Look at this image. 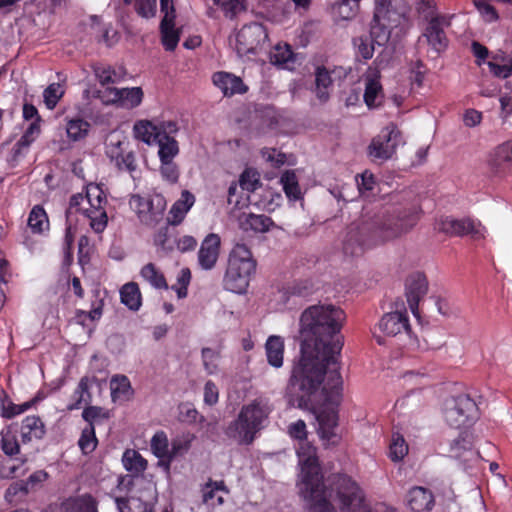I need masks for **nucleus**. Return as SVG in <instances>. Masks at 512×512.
<instances>
[{
  "label": "nucleus",
  "mask_w": 512,
  "mask_h": 512,
  "mask_svg": "<svg viewBox=\"0 0 512 512\" xmlns=\"http://www.w3.org/2000/svg\"><path fill=\"white\" fill-rule=\"evenodd\" d=\"M301 465L299 493L307 502L309 512H337L333 502L338 503L341 512H375L367 505L364 495L349 476L336 474L323 480L316 450L309 444L298 449ZM387 512H397L389 509Z\"/></svg>",
  "instance_id": "f257e3e1"
},
{
  "label": "nucleus",
  "mask_w": 512,
  "mask_h": 512,
  "mask_svg": "<svg viewBox=\"0 0 512 512\" xmlns=\"http://www.w3.org/2000/svg\"><path fill=\"white\" fill-rule=\"evenodd\" d=\"M338 355L320 351L310 344H301L300 355L295 358L285 389L292 406L305 409L312 397L322 390L330 401L341 395L343 380Z\"/></svg>",
  "instance_id": "f03ea898"
},
{
  "label": "nucleus",
  "mask_w": 512,
  "mask_h": 512,
  "mask_svg": "<svg viewBox=\"0 0 512 512\" xmlns=\"http://www.w3.org/2000/svg\"><path fill=\"white\" fill-rule=\"evenodd\" d=\"M419 217L414 208L389 209L376 206L365 207L360 218L351 223L343 237V252L360 255L365 246L387 241L410 231Z\"/></svg>",
  "instance_id": "7ed1b4c3"
},
{
  "label": "nucleus",
  "mask_w": 512,
  "mask_h": 512,
  "mask_svg": "<svg viewBox=\"0 0 512 512\" xmlns=\"http://www.w3.org/2000/svg\"><path fill=\"white\" fill-rule=\"evenodd\" d=\"M345 320L344 311L335 305H313L300 317L301 344L340 356L344 339L340 334Z\"/></svg>",
  "instance_id": "20e7f679"
},
{
  "label": "nucleus",
  "mask_w": 512,
  "mask_h": 512,
  "mask_svg": "<svg viewBox=\"0 0 512 512\" xmlns=\"http://www.w3.org/2000/svg\"><path fill=\"white\" fill-rule=\"evenodd\" d=\"M270 413L268 401L256 398L242 406L238 416L227 425L224 433L239 445H250L266 427Z\"/></svg>",
  "instance_id": "39448f33"
},
{
  "label": "nucleus",
  "mask_w": 512,
  "mask_h": 512,
  "mask_svg": "<svg viewBox=\"0 0 512 512\" xmlns=\"http://www.w3.org/2000/svg\"><path fill=\"white\" fill-rule=\"evenodd\" d=\"M408 8L404 0H376L371 23V35L378 46L385 45L391 30L397 27Z\"/></svg>",
  "instance_id": "423d86ee"
},
{
  "label": "nucleus",
  "mask_w": 512,
  "mask_h": 512,
  "mask_svg": "<svg viewBox=\"0 0 512 512\" xmlns=\"http://www.w3.org/2000/svg\"><path fill=\"white\" fill-rule=\"evenodd\" d=\"M129 203L139 221L145 226L155 227L164 218L166 200L160 194L148 197L132 195Z\"/></svg>",
  "instance_id": "0eeeda50"
},
{
  "label": "nucleus",
  "mask_w": 512,
  "mask_h": 512,
  "mask_svg": "<svg viewBox=\"0 0 512 512\" xmlns=\"http://www.w3.org/2000/svg\"><path fill=\"white\" fill-rule=\"evenodd\" d=\"M444 417L451 427L459 428L478 417V407L472 398L461 394L445 401Z\"/></svg>",
  "instance_id": "6e6552de"
},
{
  "label": "nucleus",
  "mask_w": 512,
  "mask_h": 512,
  "mask_svg": "<svg viewBox=\"0 0 512 512\" xmlns=\"http://www.w3.org/2000/svg\"><path fill=\"white\" fill-rule=\"evenodd\" d=\"M268 40V31L263 24L244 25L236 34L235 50L238 56L256 54Z\"/></svg>",
  "instance_id": "1a4fd4ad"
},
{
  "label": "nucleus",
  "mask_w": 512,
  "mask_h": 512,
  "mask_svg": "<svg viewBox=\"0 0 512 512\" xmlns=\"http://www.w3.org/2000/svg\"><path fill=\"white\" fill-rule=\"evenodd\" d=\"M437 229L450 236L470 235L474 240H480L485 237V227L480 222L471 219H441Z\"/></svg>",
  "instance_id": "9d476101"
},
{
  "label": "nucleus",
  "mask_w": 512,
  "mask_h": 512,
  "mask_svg": "<svg viewBox=\"0 0 512 512\" xmlns=\"http://www.w3.org/2000/svg\"><path fill=\"white\" fill-rule=\"evenodd\" d=\"M400 131L394 124L385 127L369 145V154L380 160L389 159L395 152Z\"/></svg>",
  "instance_id": "9b49d317"
},
{
  "label": "nucleus",
  "mask_w": 512,
  "mask_h": 512,
  "mask_svg": "<svg viewBox=\"0 0 512 512\" xmlns=\"http://www.w3.org/2000/svg\"><path fill=\"white\" fill-rule=\"evenodd\" d=\"M450 18L445 15L432 17L420 38V40L424 38L428 45L437 53L444 51L448 45L444 27L450 25Z\"/></svg>",
  "instance_id": "f8f14e48"
},
{
  "label": "nucleus",
  "mask_w": 512,
  "mask_h": 512,
  "mask_svg": "<svg viewBox=\"0 0 512 512\" xmlns=\"http://www.w3.org/2000/svg\"><path fill=\"white\" fill-rule=\"evenodd\" d=\"M255 269L250 268L248 264L237 266L236 263H228L227 270L223 279L224 288L233 293H245L249 285L250 276Z\"/></svg>",
  "instance_id": "ddd939ff"
},
{
  "label": "nucleus",
  "mask_w": 512,
  "mask_h": 512,
  "mask_svg": "<svg viewBox=\"0 0 512 512\" xmlns=\"http://www.w3.org/2000/svg\"><path fill=\"white\" fill-rule=\"evenodd\" d=\"M106 103H117L123 108L137 107L143 99V91L140 87L122 88L107 87L101 96Z\"/></svg>",
  "instance_id": "4468645a"
},
{
  "label": "nucleus",
  "mask_w": 512,
  "mask_h": 512,
  "mask_svg": "<svg viewBox=\"0 0 512 512\" xmlns=\"http://www.w3.org/2000/svg\"><path fill=\"white\" fill-rule=\"evenodd\" d=\"M450 457L459 460L465 468H471L479 460V453L473 448L470 434L461 433L451 442Z\"/></svg>",
  "instance_id": "2eb2a0df"
},
{
  "label": "nucleus",
  "mask_w": 512,
  "mask_h": 512,
  "mask_svg": "<svg viewBox=\"0 0 512 512\" xmlns=\"http://www.w3.org/2000/svg\"><path fill=\"white\" fill-rule=\"evenodd\" d=\"M428 291V282L425 275L414 273L406 280V297L412 313L417 316L420 300Z\"/></svg>",
  "instance_id": "dca6fc26"
},
{
  "label": "nucleus",
  "mask_w": 512,
  "mask_h": 512,
  "mask_svg": "<svg viewBox=\"0 0 512 512\" xmlns=\"http://www.w3.org/2000/svg\"><path fill=\"white\" fill-rule=\"evenodd\" d=\"M489 167L498 176L512 173V140L494 150L489 159Z\"/></svg>",
  "instance_id": "f3484780"
},
{
  "label": "nucleus",
  "mask_w": 512,
  "mask_h": 512,
  "mask_svg": "<svg viewBox=\"0 0 512 512\" xmlns=\"http://www.w3.org/2000/svg\"><path fill=\"white\" fill-rule=\"evenodd\" d=\"M380 330L387 336H397L410 332L406 311H395L385 314L379 322Z\"/></svg>",
  "instance_id": "a211bd4d"
},
{
  "label": "nucleus",
  "mask_w": 512,
  "mask_h": 512,
  "mask_svg": "<svg viewBox=\"0 0 512 512\" xmlns=\"http://www.w3.org/2000/svg\"><path fill=\"white\" fill-rule=\"evenodd\" d=\"M220 237L211 233L205 237L198 252V262L202 269L211 270L218 259Z\"/></svg>",
  "instance_id": "6ab92c4d"
},
{
  "label": "nucleus",
  "mask_w": 512,
  "mask_h": 512,
  "mask_svg": "<svg viewBox=\"0 0 512 512\" xmlns=\"http://www.w3.org/2000/svg\"><path fill=\"white\" fill-rule=\"evenodd\" d=\"M319 424L318 433L320 437L328 443H335L337 434L335 432L338 426V413L334 408H325L317 415Z\"/></svg>",
  "instance_id": "aec40b11"
},
{
  "label": "nucleus",
  "mask_w": 512,
  "mask_h": 512,
  "mask_svg": "<svg viewBox=\"0 0 512 512\" xmlns=\"http://www.w3.org/2000/svg\"><path fill=\"white\" fill-rule=\"evenodd\" d=\"M213 83L225 96L242 94L247 91V86L242 79L228 72H216L212 77Z\"/></svg>",
  "instance_id": "412c9836"
},
{
  "label": "nucleus",
  "mask_w": 512,
  "mask_h": 512,
  "mask_svg": "<svg viewBox=\"0 0 512 512\" xmlns=\"http://www.w3.org/2000/svg\"><path fill=\"white\" fill-rule=\"evenodd\" d=\"M408 505L414 512H428L434 506L433 494L426 488L414 487L409 492Z\"/></svg>",
  "instance_id": "4be33fe9"
},
{
  "label": "nucleus",
  "mask_w": 512,
  "mask_h": 512,
  "mask_svg": "<svg viewBox=\"0 0 512 512\" xmlns=\"http://www.w3.org/2000/svg\"><path fill=\"white\" fill-rule=\"evenodd\" d=\"M195 202V197L188 190H184L181 194V198L177 200L171 207L169 214L171 218H168V224L178 225L180 224L186 213L190 210Z\"/></svg>",
  "instance_id": "5701e85b"
},
{
  "label": "nucleus",
  "mask_w": 512,
  "mask_h": 512,
  "mask_svg": "<svg viewBox=\"0 0 512 512\" xmlns=\"http://www.w3.org/2000/svg\"><path fill=\"white\" fill-rule=\"evenodd\" d=\"M133 486L138 487V490L131 496L132 501H138L144 505V510L148 506L153 505L157 498L156 486L151 481L144 479H136L132 482Z\"/></svg>",
  "instance_id": "b1692460"
},
{
  "label": "nucleus",
  "mask_w": 512,
  "mask_h": 512,
  "mask_svg": "<svg viewBox=\"0 0 512 512\" xmlns=\"http://www.w3.org/2000/svg\"><path fill=\"white\" fill-rule=\"evenodd\" d=\"M274 225L273 220L263 214H247L240 218V226L243 230H251L255 233H265Z\"/></svg>",
  "instance_id": "393cba45"
},
{
  "label": "nucleus",
  "mask_w": 512,
  "mask_h": 512,
  "mask_svg": "<svg viewBox=\"0 0 512 512\" xmlns=\"http://www.w3.org/2000/svg\"><path fill=\"white\" fill-rule=\"evenodd\" d=\"M45 426L40 417L27 416L22 421L21 437L24 443L34 439H42L45 435Z\"/></svg>",
  "instance_id": "a878e982"
},
{
  "label": "nucleus",
  "mask_w": 512,
  "mask_h": 512,
  "mask_svg": "<svg viewBox=\"0 0 512 512\" xmlns=\"http://www.w3.org/2000/svg\"><path fill=\"white\" fill-rule=\"evenodd\" d=\"M266 356L268 363L280 368L283 365L284 341L280 336H270L265 344Z\"/></svg>",
  "instance_id": "bb28decb"
},
{
  "label": "nucleus",
  "mask_w": 512,
  "mask_h": 512,
  "mask_svg": "<svg viewBox=\"0 0 512 512\" xmlns=\"http://www.w3.org/2000/svg\"><path fill=\"white\" fill-rule=\"evenodd\" d=\"M379 75L368 76L365 80L364 101L369 108L380 105L383 93L382 86L378 80Z\"/></svg>",
  "instance_id": "cd10ccee"
},
{
  "label": "nucleus",
  "mask_w": 512,
  "mask_h": 512,
  "mask_svg": "<svg viewBox=\"0 0 512 512\" xmlns=\"http://www.w3.org/2000/svg\"><path fill=\"white\" fill-rule=\"evenodd\" d=\"M269 58L271 64L288 69H291L296 61V55L288 44H277L270 52Z\"/></svg>",
  "instance_id": "c85d7f7f"
},
{
  "label": "nucleus",
  "mask_w": 512,
  "mask_h": 512,
  "mask_svg": "<svg viewBox=\"0 0 512 512\" xmlns=\"http://www.w3.org/2000/svg\"><path fill=\"white\" fill-rule=\"evenodd\" d=\"M332 86V78L328 70L318 67L315 73V94L321 103L329 100V88Z\"/></svg>",
  "instance_id": "c756f323"
},
{
  "label": "nucleus",
  "mask_w": 512,
  "mask_h": 512,
  "mask_svg": "<svg viewBox=\"0 0 512 512\" xmlns=\"http://www.w3.org/2000/svg\"><path fill=\"white\" fill-rule=\"evenodd\" d=\"M135 138L151 145L158 140L157 126L148 120H139L134 124Z\"/></svg>",
  "instance_id": "7c9ffc66"
},
{
  "label": "nucleus",
  "mask_w": 512,
  "mask_h": 512,
  "mask_svg": "<svg viewBox=\"0 0 512 512\" xmlns=\"http://www.w3.org/2000/svg\"><path fill=\"white\" fill-rule=\"evenodd\" d=\"M121 302L130 310L137 311L141 306V293L138 284L129 282L120 290Z\"/></svg>",
  "instance_id": "2f4dec72"
},
{
  "label": "nucleus",
  "mask_w": 512,
  "mask_h": 512,
  "mask_svg": "<svg viewBox=\"0 0 512 512\" xmlns=\"http://www.w3.org/2000/svg\"><path fill=\"white\" fill-rule=\"evenodd\" d=\"M312 293V285L308 281L294 282L280 291L281 299L284 303H288L291 298H303Z\"/></svg>",
  "instance_id": "473e14b6"
},
{
  "label": "nucleus",
  "mask_w": 512,
  "mask_h": 512,
  "mask_svg": "<svg viewBox=\"0 0 512 512\" xmlns=\"http://www.w3.org/2000/svg\"><path fill=\"white\" fill-rule=\"evenodd\" d=\"M236 263L237 266L248 264L250 268H256V261L252 257L250 249L243 243H237L232 249L228 263Z\"/></svg>",
  "instance_id": "72a5a7b5"
},
{
  "label": "nucleus",
  "mask_w": 512,
  "mask_h": 512,
  "mask_svg": "<svg viewBox=\"0 0 512 512\" xmlns=\"http://www.w3.org/2000/svg\"><path fill=\"white\" fill-rule=\"evenodd\" d=\"M122 462L125 469L135 475L142 473L147 467V461L136 450L128 449L124 452Z\"/></svg>",
  "instance_id": "f704fd0d"
},
{
  "label": "nucleus",
  "mask_w": 512,
  "mask_h": 512,
  "mask_svg": "<svg viewBox=\"0 0 512 512\" xmlns=\"http://www.w3.org/2000/svg\"><path fill=\"white\" fill-rule=\"evenodd\" d=\"M353 46L356 51L357 57L364 60H369L373 57L375 45H378L372 35H361L353 38Z\"/></svg>",
  "instance_id": "c9c22d12"
},
{
  "label": "nucleus",
  "mask_w": 512,
  "mask_h": 512,
  "mask_svg": "<svg viewBox=\"0 0 512 512\" xmlns=\"http://www.w3.org/2000/svg\"><path fill=\"white\" fill-rule=\"evenodd\" d=\"M175 23H160L161 42L167 51H174L180 40V29L174 28Z\"/></svg>",
  "instance_id": "e433bc0d"
},
{
  "label": "nucleus",
  "mask_w": 512,
  "mask_h": 512,
  "mask_svg": "<svg viewBox=\"0 0 512 512\" xmlns=\"http://www.w3.org/2000/svg\"><path fill=\"white\" fill-rule=\"evenodd\" d=\"M143 279L150 283L156 289H167L168 284L162 272H160L153 263H148L140 272Z\"/></svg>",
  "instance_id": "4c0bfd02"
},
{
  "label": "nucleus",
  "mask_w": 512,
  "mask_h": 512,
  "mask_svg": "<svg viewBox=\"0 0 512 512\" xmlns=\"http://www.w3.org/2000/svg\"><path fill=\"white\" fill-rule=\"evenodd\" d=\"M280 182L287 197L291 200H299L301 198V190L298 184V179L294 171H285Z\"/></svg>",
  "instance_id": "58836bf2"
},
{
  "label": "nucleus",
  "mask_w": 512,
  "mask_h": 512,
  "mask_svg": "<svg viewBox=\"0 0 512 512\" xmlns=\"http://www.w3.org/2000/svg\"><path fill=\"white\" fill-rule=\"evenodd\" d=\"M194 438L195 436L190 433H185L175 437L171 442V447L169 448L168 460L172 461L176 457L185 454L190 449Z\"/></svg>",
  "instance_id": "ea45409f"
},
{
  "label": "nucleus",
  "mask_w": 512,
  "mask_h": 512,
  "mask_svg": "<svg viewBox=\"0 0 512 512\" xmlns=\"http://www.w3.org/2000/svg\"><path fill=\"white\" fill-rule=\"evenodd\" d=\"M28 226L34 233H42L48 228L49 222L45 210L41 206H34L28 217Z\"/></svg>",
  "instance_id": "a19ab883"
},
{
  "label": "nucleus",
  "mask_w": 512,
  "mask_h": 512,
  "mask_svg": "<svg viewBox=\"0 0 512 512\" xmlns=\"http://www.w3.org/2000/svg\"><path fill=\"white\" fill-rule=\"evenodd\" d=\"M155 144L159 146L158 154L161 161L173 160V158L179 152L178 143L174 138L161 136V138H158Z\"/></svg>",
  "instance_id": "79ce46f5"
},
{
  "label": "nucleus",
  "mask_w": 512,
  "mask_h": 512,
  "mask_svg": "<svg viewBox=\"0 0 512 512\" xmlns=\"http://www.w3.org/2000/svg\"><path fill=\"white\" fill-rule=\"evenodd\" d=\"M169 225L170 224L167 223L164 227L160 228L154 237L155 245L165 252L172 251L176 243L175 236Z\"/></svg>",
  "instance_id": "37998d69"
},
{
  "label": "nucleus",
  "mask_w": 512,
  "mask_h": 512,
  "mask_svg": "<svg viewBox=\"0 0 512 512\" xmlns=\"http://www.w3.org/2000/svg\"><path fill=\"white\" fill-rule=\"evenodd\" d=\"M31 492L24 480H18L10 484L5 492V499L9 503H17Z\"/></svg>",
  "instance_id": "c03bdc74"
},
{
  "label": "nucleus",
  "mask_w": 512,
  "mask_h": 512,
  "mask_svg": "<svg viewBox=\"0 0 512 512\" xmlns=\"http://www.w3.org/2000/svg\"><path fill=\"white\" fill-rule=\"evenodd\" d=\"M82 418L88 422V426H95L110 418V413L99 406H88L82 412Z\"/></svg>",
  "instance_id": "a18cd8bd"
},
{
  "label": "nucleus",
  "mask_w": 512,
  "mask_h": 512,
  "mask_svg": "<svg viewBox=\"0 0 512 512\" xmlns=\"http://www.w3.org/2000/svg\"><path fill=\"white\" fill-rule=\"evenodd\" d=\"M84 215L89 218L90 226L96 233H101L105 230L108 223V216L106 210H83Z\"/></svg>",
  "instance_id": "49530a36"
},
{
  "label": "nucleus",
  "mask_w": 512,
  "mask_h": 512,
  "mask_svg": "<svg viewBox=\"0 0 512 512\" xmlns=\"http://www.w3.org/2000/svg\"><path fill=\"white\" fill-rule=\"evenodd\" d=\"M110 390L113 401L126 395L131 390V384L127 376L115 375L110 381Z\"/></svg>",
  "instance_id": "de8ad7c7"
},
{
  "label": "nucleus",
  "mask_w": 512,
  "mask_h": 512,
  "mask_svg": "<svg viewBox=\"0 0 512 512\" xmlns=\"http://www.w3.org/2000/svg\"><path fill=\"white\" fill-rule=\"evenodd\" d=\"M90 124L82 119H72L67 124V135L73 141L84 138L89 130Z\"/></svg>",
  "instance_id": "09e8293b"
},
{
  "label": "nucleus",
  "mask_w": 512,
  "mask_h": 512,
  "mask_svg": "<svg viewBox=\"0 0 512 512\" xmlns=\"http://www.w3.org/2000/svg\"><path fill=\"white\" fill-rule=\"evenodd\" d=\"M97 438L95 436V427L87 426L82 430L78 445L84 454L93 452L97 446Z\"/></svg>",
  "instance_id": "8fccbe9b"
},
{
  "label": "nucleus",
  "mask_w": 512,
  "mask_h": 512,
  "mask_svg": "<svg viewBox=\"0 0 512 512\" xmlns=\"http://www.w3.org/2000/svg\"><path fill=\"white\" fill-rule=\"evenodd\" d=\"M64 95V90L59 83L50 84L43 92L44 103L48 109H54Z\"/></svg>",
  "instance_id": "3c124183"
},
{
  "label": "nucleus",
  "mask_w": 512,
  "mask_h": 512,
  "mask_svg": "<svg viewBox=\"0 0 512 512\" xmlns=\"http://www.w3.org/2000/svg\"><path fill=\"white\" fill-rule=\"evenodd\" d=\"M408 453V445L400 434L393 435L392 443L390 444V458L392 461H400Z\"/></svg>",
  "instance_id": "603ef678"
},
{
  "label": "nucleus",
  "mask_w": 512,
  "mask_h": 512,
  "mask_svg": "<svg viewBox=\"0 0 512 512\" xmlns=\"http://www.w3.org/2000/svg\"><path fill=\"white\" fill-rule=\"evenodd\" d=\"M151 448L157 457L168 459L169 444H168L167 436L164 432H157L152 437Z\"/></svg>",
  "instance_id": "864d4df0"
},
{
  "label": "nucleus",
  "mask_w": 512,
  "mask_h": 512,
  "mask_svg": "<svg viewBox=\"0 0 512 512\" xmlns=\"http://www.w3.org/2000/svg\"><path fill=\"white\" fill-rule=\"evenodd\" d=\"M94 73L102 86L115 83L120 79V75L110 66L97 65L94 67Z\"/></svg>",
  "instance_id": "5fc2aeb1"
},
{
  "label": "nucleus",
  "mask_w": 512,
  "mask_h": 512,
  "mask_svg": "<svg viewBox=\"0 0 512 512\" xmlns=\"http://www.w3.org/2000/svg\"><path fill=\"white\" fill-rule=\"evenodd\" d=\"M0 403H1V416L6 419H11L21 413H23V409L18 407V405L14 404L8 394L2 390L0 392Z\"/></svg>",
  "instance_id": "6e6d98bb"
},
{
  "label": "nucleus",
  "mask_w": 512,
  "mask_h": 512,
  "mask_svg": "<svg viewBox=\"0 0 512 512\" xmlns=\"http://www.w3.org/2000/svg\"><path fill=\"white\" fill-rule=\"evenodd\" d=\"M213 3L220 7L226 17L233 18L245 10L242 0H213Z\"/></svg>",
  "instance_id": "4d7b16f0"
},
{
  "label": "nucleus",
  "mask_w": 512,
  "mask_h": 512,
  "mask_svg": "<svg viewBox=\"0 0 512 512\" xmlns=\"http://www.w3.org/2000/svg\"><path fill=\"white\" fill-rule=\"evenodd\" d=\"M1 449L7 456H14L20 452V445L16 437L9 431L1 432Z\"/></svg>",
  "instance_id": "13d9d810"
},
{
  "label": "nucleus",
  "mask_w": 512,
  "mask_h": 512,
  "mask_svg": "<svg viewBox=\"0 0 512 512\" xmlns=\"http://www.w3.org/2000/svg\"><path fill=\"white\" fill-rule=\"evenodd\" d=\"M204 369L208 374H214L218 370L217 360L219 353L211 348L205 347L201 351Z\"/></svg>",
  "instance_id": "bf43d9fd"
},
{
  "label": "nucleus",
  "mask_w": 512,
  "mask_h": 512,
  "mask_svg": "<svg viewBox=\"0 0 512 512\" xmlns=\"http://www.w3.org/2000/svg\"><path fill=\"white\" fill-rule=\"evenodd\" d=\"M474 5L485 22L491 23L499 19L496 9L489 4L488 0H474Z\"/></svg>",
  "instance_id": "052dcab7"
},
{
  "label": "nucleus",
  "mask_w": 512,
  "mask_h": 512,
  "mask_svg": "<svg viewBox=\"0 0 512 512\" xmlns=\"http://www.w3.org/2000/svg\"><path fill=\"white\" fill-rule=\"evenodd\" d=\"M124 145H127L126 142L117 139L114 141L113 139L106 146V155L110 159L111 162H117L121 156H123L127 151Z\"/></svg>",
  "instance_id": "680f3d73"
},
{
  "label": "nucleus",
  "mask_w": 512,
  "mask_h": 512,
  "mask_svg": "<svg viewBox=\"0 0 512 512\" xmlns=\"http://www.w3.org/2000/svg\"><path fill=\"white\" fill-rule=\"evenodd\" d=\"M240 187L248 192H254L260 185L258 174L251 170H245L239 180Z\"/></svg>",
  "instance_id": "e2e57ef3"
},
{
  "label": "nucleus",
  "mask_w": 512,
  "mask_h": 512,
  "mask_svg": "<svg viewBox=\"0 0 512 512\" xmlns=\"http://www.w3.org/2000/svg\"><path fill=\"white\" fill-rule=\"evenodd\" d=\"M487 65L493 76L497 78L506 79L512 75V61H507L506 63L489 61Z\"/></svg>",
  "instance_id": "0e129e2a"
},
{
  "label": "nucleus",
  "mask_w": 512,
  "mask_h": 512,
  "mask_svg": "<svg viewBox=\"0 0 512 512\" xmlns=\"http://www.w3.org/2000/svg\"><path fill=\"white\" fill-rule=\"evenodd\" d=\"M114 165L120 171H127L129 173H133L137 168L134 153L132 151L126 152L123 156L120 157V159L117 162L114 163Z\"/></svg>",
  "instance_id": "69168bd1"
},
{
  "label": "nucleus",
  "mask_w": 512,
  "mask_h": 512,
  "mask_svg": "<svg viewBox=\"0 0 512 512\" xmlns=\"http://www.w3.org/2000/svg\"><path fill=\"white\" fill-rule=\"evenodd\" d=\"M71 503L78 508L79 512H98L97 502L91 495H84Z\"/></svg>",
  "instance_id": "338daca9"
},
{
  "label": "nucleus",
  "mask_w": 512,
  "mask_h": 512,
  "mask_svg": "<svg viewBox=\"0 0 512 512\" xmlns=\"http://www.w3.org/2000/svg\"><path fill=\"white\" fill-rule=\"evenodd\" d=\"M160 172L162 177L171 183H175L178 180L179 172L173 160L161 161Z\"/></svg>",
  "instance_id": "774afa93"
}]
</instances>
